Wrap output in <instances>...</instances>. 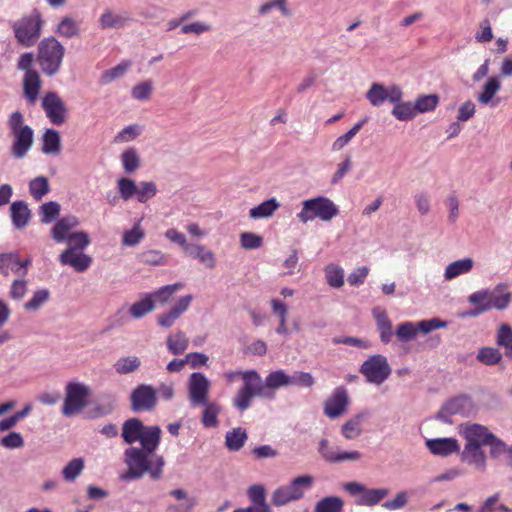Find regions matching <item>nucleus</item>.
<instances>
[{
    "mask_svg": "<svg viewBox=\"0 0 512 512\" xmlns=\"http://www.w3.org/2000/svg\"><path fill=\"white\" fill-rule=\"evenodd\" d=\"M289 385H292V380L284 370L271 372L264 383L256 370H246L244 385L234 395L232 405L240 412H244L251 406L254 397L274 399L276 389Z\"/></svg>",
    "mask_w": 512,
    "mask_h": 512,
    "instance_id": "f257e3e1",
    "label": "nucleus"
},
{
    "mask_svg": "<svg viewBox=\"0 0 512 512\" xmlns=\"http://www.w3.org/2000/svg\"><path fill=\"white\" fill-rule=\"evenodd\" d=\"M160 441L156 436L147 437L141 448L130 447L125 450L124 458L128 470L122 476L123 479H138L145 473H149L152 479L162 477L165 461L162 456L156 455Z\"/></svg>",
    "mask_w": 512,
    "mask_h": 512,
    "instance_id": "f03ea898",
    "label": "nucleus"
},
{
    "mask_svg": "<svg viewBox=\"0 0 512 512\" xmlns=\"http://www.w3.org/2000/svg\"><path fill=\"white\" fill-rule=\"evenodd\" d=\"M11 138L10 154L14 159H23L34 144V130L25 123L20 111L11 113L7 120Z\"/></svg>",
    "mask_w": 512,
    "mask_h": 512,
    "instance_id": "7ed1b4c3",
    "label": "nucleus"
},
{
    "mask_svg": "<svg viewBox=\"0 0 512 512\" xmlns=\"http://www.w3.org/2000/svg\"><path fill=\"white\" fill-rule=\"evenodd\" d=\"M65 54L63 45L53 36L44 38L38 46V62L42 71L48 75H55L61 67Z\"/></svg>",
    "mask_w": 512,
    "mask_h": 512,
    "instance_id": "20e7f679",
    "label": "nucleus"
},
{
    "mask_svg": "<svg viewBox=\"0 0 512 512\" xmlns=\"http://www.w3.org/2000/svg\"><path fill=\"white\" fill-rule=\"evenodd\" d=\"M43 23L42 15L37 9L15 21L12 29L18 43L25 47L35 45L41 35Z\"/></svg>",
    "mask_w": 512,
    "mask_h": 512,
    "instance_id": "39448f33",
    "label": "nucleus"
},
{
    "mask_svg": "<svg viewBox=\"0 0 512 512\" xmlns=\"http://www.w3.org/2000/svg\"><path fill=\"white\" fill-rule=\"evenodd\" d=\"M338 212V207L332 200L324 196H318L302 202V209L297 214V218L301 223H307L315 218L330 221Z\"/></svg>",
    "mask_w": 512,
    "mask_h": 512,
    "instance_id": "423d86ee",
    "label": "nucleus"
},
{
    "mask_svg": "<svg viewBox=\"0 0 512 512\" xmlns=\"http://www.w3.org/2000/svg\"><path fill=\"white\" fill-rule=\"evenodd\" d=\"M91 395L90 388L80 382H69L65 388V399L62 414L66 417L81 412L87 405Z\"/></svg>",
    "mask_w": 512,
    "mask_h": 512,
    "instance_id": "0eeeda50",
    "label": "nucleus"
},
{
    "mask_svg": "<svg viewBox=\"0 0 512 512\" xmlns=\"http://www.w3.org/2000/svg\"><path fill=\"white\" fill-rule=\"evenodd\" d=\"M313 477L302 475L294 478L288 485L277 488L271 498L274 506H284L291 501L299 500L304 495V490L312 486Z\"/></svg>",
    "mask_w": 512,
    "mask_h": 512,
    "instance_id": "6e6552de",
    "label": "nucleus"
},
{
    "mask_svg": "<svg viewBox=\"0 0 512 512\" xmlns=\"http://www.w3.org/2000/svg\"><path fill=\"white\" fill-rule=\"evenodd\" d=\"M117 188L124 201L136 197L138 202L146 203L157 194V186L154 182L142 181L137 185L133 179L126 177L117 180Z\"/></svg>",
    "mask_w": 512,
    "mask_h": 512,
    "instance_id": "1a4fd4ad",
    "label": "nucleus"
},
{
    "mask_svg": "<svg viewBox=\"0 0 512 512\" xmlns=\"http://www.w3.org/2000/svg\"><path fill=\"white\" fill-rule=\"evenodd\" d=\"M121 436L125 443L133 444L137 441L143 445L144 440L150 436L161 439V429L158 426H145L138 418H130L123 423Z\"/></svg>",
    "mask_w": 512,
    "mask_h": 512,
    "instance_id": "9d476101",
    "label": "nucleus"
},
{
    "mask_svg": "<svg viewBox=\"0 0 512 512\" xmlns=\"http://www.w3.org/2000/svg\"><path fill=\"white\" fill-rule=\"evenodd\" d=\"M360 373L366 378L367 382L380 385L390 376L391 368L385 356L376 354L362 363Z\"/></svg>",
    "mask_w": 512,
    "mask_h": 512,
    "instance_id": "9b49d317",
    "label": "nucleus"
},
{
    "mask_svg": "<svg viewBox=\"0 0 512 512\" xmlns=\"http://www.w3.org/2000/svg\"><path fill=\"white\" fill-rule=\"evenodd\" d=\"M129 399L132 411L150 412L158 403L157 389L150 384H139L132 390Z\"/></svg>",
    "mask_w": 512,
    "mask_h": 512,
    "instance_id": "f8f14e48",
    "label": "nucleus"
},
{
    "mask_svg": "<svg viewBox=\"0 0 512 512\" xmlns=\"http://www.w3.org/2000/svg\"><path fill=\"white\" fill-rule=\"evenodd\" d=\"M42 108L53 125L60 126L66 122L68 109L56 92L50 91L45 94L42 99Z\"/></svg>",
    "mask_w": 512,
    "mask_h": 512,
    "instance_id": "ddd939ff",
    "label": "nucleus"
},
{
    "mask_svg": "<svg viewBox=\"0 0 512 512\" xmlns=\"http://www.w3.org/2000/svg\"><path fill=\"white\" fill-rule=\"evenodd\" d=\"M319 453L322 458L331 464L341 463L344 461H357L361 458L359 451H342L338 448L331 447L327 439L319 442Z\"/></svg>",
    "mask_w": 512,
    "mask_h": 512,
    "instance_id": "4468645a",
    "label": "nucleus"
},
{
    "mask_svg": "<svg viewBox=\"0 0 512 512\" xmlns=\"http://www.w3.org/2000/svg\"><path fill=\"white\" fill-rule=\"evenodd\" d=\"M210 383L202 373L195 372L189 379V398L193 405L206 404Z\"/></svg>",
    "mask_w": 512,
    "mask_h": 512,
    "instance_id": "2eb2a0df",
    "label": "nucleus"
},
{
    "mask_svg": "<svg viewBox=\"0 0 512 512\" xmlns=\"http://www.w3.org/2000/svg\"><path fill=\"white\" fill-rule=\"evenodd\" d=\"M59 262L63 266H70L76 272H85L92 264L93 259L91 256L71 249H65L59 255Z\"/></svg>",
    "mask_w": 512,
    "mask_h": 512,
    "instance_id": "dca6fc26",
    "label": "nucleus"
},
{
    "mask_svg": "<svg viewBox=\"0 0 512 512\" xmlns=\"http://www.w3.org/2000/svg\"><path fill=\"white\" fill-rule=\"evenodd\" d=\"M193 300L192 295H185L178 299L175 305L165 313L158 315L157 323L164 328L171 327L175 321L188 310Z\"/></svg>",
    "mask_w": 512,
    "mask_h": 512,
    "instance_id": "f3484780",
    "label": "nucleus"
},
{
    "mask_svg": "<svg viewBox=\"0 0 512 512\" xmlns=\"http://www.w3.org/2000/svg\"><path fill=\"white\" fill-rule=\"evenodd\" d=\"M347 405V391L343 387H338L325 402L324 413L330 418H337L346 411Z\"/></svg>",
    "mask_w": 512,
    "mask_h": 512,
    "instance_id": "a211bd4d",
    "label": "nucleus"
},
{
    "mask_svg": "<svg viewBox=\"0 0 512 512\" xmlns=\"http://www.w3.org/2000/svg\"><path fill=\"white\" fill-rule=\"evenodd\" d=\"M462 434L466 440V443H472L480 446L486 445V443L490 438H492L493 435V433L490 432L486 426L476 423L464 426Z\"/></svg>",
    "mask_w": 512,
    "mask_h": 512,
    "instance_id": "6ab92c4d",
    "label": "nucleus"
},
{
    "mask_svg": "<svg viewBox=\"0 0 512 512\" xmlns=\"http://www.w3.org/2000/svg\"><path fill=\"white\" fill-rule=\"evenodd\" d=\"M79 225L76 216H65L59 219L51 229V236L57 243L64 242L71 234V230Z\"/></svg>",
    "mask_w": 512,
    "mask_h": 512,
    "instance_id": "aec40b11",
    "label": "nucleus"
},
{
    "mask_svg": "<svg viewBox=\"0 0 512 512\" xmlns=\"http://www.w3.org/2000/svg\"><path fill=\"white\" fill-rule=\"evenodd\" d=\"M41 88V80L36 71H27L23 78V93L27 102L34 105Z\"/></svg>",
    "mask_w": 512,
    "mask_h": 512,
    "instance_id": "412c9836",
    "label": "nucleus"
},
{
    "mask_svg": "<svg viewBox=\"0 0 512 512\" xmlns=\"http://www.w3.org/2000/svg\"><path fill=\"white\" fill-rule=\"evenodd\" d=\"M426 445L432 454L441 456L450 455L460 449L458 441L454 438L431 439Z\"/></svg>",
    "mask_w": 512,
    "mask_h": 512,
    "instance_id": "4be33fe9",
    "label": "nucleus"
},
{
    "mask_svg": "<svg viewBox=\"0 0 512 512\" xmlns=\"http://www.w3.org/2000/svg\"><path fill=\"white\" fill-rule=\"evenodd\" d=\"M10 214L13 225L18 229L26 227L31 218V211L28 208V204L22 200L15 201L11 204Z\"/></svg>",
    "mask_w": 512,
    "mask_h": 512,
    "instance_id": "5701e85b",
    "label": "nucleus"
},
{
    "mask_svg": "<svg viewBox=\"0 0 512 512\" xmlns=\"http://www.w3.org/2000/svg\"><path fill=\"white\" fill-rule=\"evenodd\" d=\"M481 447L480 445L466 443L462 452V459L468 464H472L476 468L484 470L486 466V455Z\"/></svg>",
    "mask_w": 512,
    "mask_h": 512,
    "instance_id": "b1692460",
    "label": "nucleus"
},
{
    "mask_svg": "<svg viewBox=\"0 0 512 512\" xmlns=\"http://www.w3.org/2000/svg\"><path fill=\"white\" fill-rule=\"evenodd\" d=\"M42 152L50 155H58L61 152V138L57 130L46 129L41 138Z\"/></svg>",
    "mask_w": 512,
    "mask_h": 512,
    "instance_id": "393cba45",
    "label": "nucleus"
},
{
    "mask_svg": "<svg viewBox=\"0 0 512 512\" xmlns=\"http://www.w3.org/2000/svg\"><path fill=\"white\" fill-rule=\"evenodd\" d=\"M55 33L67 39L79 37L81 33L80 24L73 17L64 16L59 21Z\"/></svg>",
    "mask_w": 512,
    "mask_h": 512,
    "instance_id": "a878e982",
    "label": "nucleus"
},
{
    "mask_svg": "<svg viewBox=\"0 0 512 512\" xmlns=\"http://www.w3.org/2000/svg\"><path fill=\"white\" fill-rule=\"evenodd\" d=\"M186 254L192 258L197 259L207 268H214L216 265L215 255L211 250L206 249L204 245L192 244Z\"/></svg>",
    "mask_w": 512,
    "mask_h": 512,
    "instance_id": "bb28decb",
    "label": "nucleus"
},
{
    "mask_svg": "<svg viewBox=\"0 0 512 512\" xmlns=\"http://www.w3.org/2000/svg\"><path fill=\"white\" fill-rule=\"evenodd\" d=\"M166 345L171 354L181 355L187 350L189 339L183 331L178 330L167 337Z\"/></svg>",
    "mask_w": 512,
    "mask_h": 512,
    "instance_id": "cd10ccee",
    "label": "nucleus"
},
{
    "mask_svg": "<svg viewBox=\"0 0 512 512\" xmlns=\"http://www.w3.org/2000/svg\"><path fill=\"white\" fill-rule=\"evenodd\" d=\"M373 316L376 320L377 328L380 332L381 341L388 343L392 337V324L386 311L379 308L373 310Z\"/></svg>",
    "mask_w": 512,
    "mask_h": 512,
    "instance_id": "c85d7f7f",
    "label": "nucleus"
},
{
    "mask_svg": "<svg viewBox=\"0 0 512 512\" xmlns=\"http://www.w3.org/2000/svg\"><path fill=\"white\" fill-rule=\"evenodd\" d=\"M471 408V400L467 396H459L448 401L439 412V416L443 413L449 415L464 414Z\"/></svg>",
    "mask_w": 512,
    "mask_h": 512,
    "instance_id": "c756f323",
    "label": "nucleus"
},
{
    "mask_svg": "<svg viewBox=\"0 0 512 512\" xmlns=\"http://www.w3.org/2000/svg\"><path fill=\"white\" fill-rule=\"evenodd\" d=\"M247 438L245 429L233 428L225 435V445L229 451H239L245 445Z\"/></svg>",
    "mask_w": 512,
    "mask_h": 512,
    "instance_id": "7c9ffc66",
    "label": "nucleus"
},
{
    "mask_svg": "<svg viewBox=\"0 0 512 512\" xmlns=\"http://www.w3.org/2000/svg\"><path fill=\"white\" fill-rule=\"evenodd\" d=\"M280 207V203L276 198H270L253 207L249 211V216L253 219H262L271 217Z\"/></svg>",
    "mask_w": 512,
    "mask_h": 512,
    "instance_id": "2f4dec72",
    "label": "nucleus"
},
{
    "mask_svg": "<svg viewBox=\"0 0 512 512\" xmlns=\"http://www.w3.org/2000/svg\"><path fill=\"white\" fill-rule=\"evenodd\" d=\"M473 260L471 258H463L450 263L444 273L446 280H452L459 275L466 274L473 268Z\"/></svg>",
    "mask_w": 512,
    "mask_h": 512,
    "instance_id": "473e14b6",
    "label": "nucleus"
},
{
    "mask_svg": "<svg viewBox=\"0 0 512 512\" xmlns=\"http://www.w3.org/2000/svg\"><path fill=\"white\" fill-rule=\"evenodd\" d=\"M469 302L475 305V308L469 312L471 316H478L491 310L488 291H477L469 296Z\"/></svg>",
    "mask_w": 512,
    "mask_h": 512,
    "instance_id": "72a5a7b5",
    "label": "nucleus"
},
{
    "mask_svg": "<svg viewBox=\"0 0 512 512\" xmlns=\"http://www.w3.org/2000/svg\"><path fill=\"white\" fill-rule=\"evenodd\" d=\"M389 494L386 488L368 489L365 487L363 494L357 500L358 505L374 506L383 500Z\"/></svg>",
    "mask_w": 512,
    "mask_h": 512,
    "instance_id": "f704fd0d",
    "label": "nucleus"
},
{
    "mask_svg": "<svg viewBox=\"0 0 512 512\" xmlns=\"http://www.w3.org/2000/svg\"><path fill=\"white\" fill-rule=\"evenodd\" d=\"M365 417V413H359L346 421L342 426L343 436L348 440L357 438L362 432L361 424Z\"/></svg>",
    "mask_w": 512,
    "mask_h": 512,
    "instance_id": "c9c22d12",
    "label": "nucleus"
},
{
    "mask_svg": "<svg viewBox=\"0 0 512 512\" xmlns=\"http://www.w3.org/2000/svg\"><path fill=\"white\" fill-rule=\"evenodd\" d=\"M137 259L140 263L150 266H163L168 262L167 256L162 251L156 249L141 252Z\"/></svg>",
    "mask_w": 512,
    "mask_h": 512,
    "instance_id": "e433bc0d",
    "label": "nucleus"
},
{
    "mask_svg": "<svg viewBox=\"0 0 512 512\" xmlns=\"http://www.w3.org/2000/svg\"><path fill=\"white\" fill-rule=\"evenodd\" d=\"M141 366V360L137 356H127L119 358L113 365L116 373L120 375L130 374L138 370Z\"/></svg>",
    "mask_w": 512,
    "mask_h": 512,
    "instance_id": "4c0bfd02",
    "label": "nucleus"
},
{
    "mask_svg": "<svg viewBox=\"0 0 512 512\" xmlns=\"http://www.w3.org/2000/svg\"><path fill=\"white\" fill-rule=\"evenodd\" d=\"M183 287V283L177 282L170 285L160 287L158 290L150 293V297L154 302H158L162 305L167 304L172 296Z\"/></svg>",
    "mask_w": 512,
    "mask_h": 512,
    "instance_id": "58836bf2",
    "label": "nucleus"
},
{
    "mask_svg": "<svg viewBox=\"0 0 512 512\" xmlns=\"http://www.w3.org/2000/svg\"><path fill=\"white\" fill-rule=\"evenodd\" d=\"M500 88V80L495 76L490 77L483 86L482 92L478 95V101L483 105H487L492 101L494 95L500 90Z\"/></svg>",
    "mask_w": 512,
    "mask_h": 512,
    "instance_id": "ea45409f",
    "label": "nucleus"
},
{
    "mask_svg": "<svg viewBox=\"0 0 512 512\" xmlns=\"http://www.w3.org/2000/svg\"><path fill=\"white\" fill-rule=\"evenodd\" d=\"M9 271L20 273L19 258L17 253L0 254V273L7 276Z\"/></svg>",
    "mask_w": 512,
    "mask_h": 512,
    "instance_id": "a19ab883",
    "label": "nucleus"
},
{
    "mask_svg": "<svg viewBox=\"0 0 512 512\" xmlns=\"http://www.w3.org/2000/svg\"><path fill=\"white\" fill-rule=\"evenodd\" d=\"M50 191L49 181L44 176H39L29 182L31 196L39 201Z\"/></svg>",
    "mask_w": 512,
    "mask_h": 512,
    "instance_id": "79ce46f5",
    "label": "nucleus"
},
{
    "mask_svg": "<svg viewBox=\"0 0 512 512\" xmlns=\"http://www.w3.org/2000/svg\"><path fill=\"white\" fill-rule=\"evenodd\" d=\"M343 500L338 496H329L316 503L315 512H341Z\"/></svg>",
    "mask_w": 512,
    "mask_h": 512,
    "instance_id": "37998d69",
    "label": "nucleus"
},
{
    "mask_svg": "<svg viewBox=\"0 0 512 512\" xmlns=\"http://www.w3.org/2000/svg\"><path fill=\"white\" fill-rule=\"evenodd\" d=\"M65 241L68 244L66 249L78 252H82L91 242L88 233L84 231L72 232Z\"/></svg>",
    "mask_w": 512,
    "mask_h": 512,
    "instance_id": "c03bdc74",
    "label": "nucleus"
},
{
    "mask_svg": "<svg viewBox=\"0 0 512 512\" xmlns=\"http://www.w3.org/2000/svg\"><path fill=\"white\" fill-rule=\"evenodd\" d=\"M127 18L118 14H114L110 10H106L99 18V24L102 29L120 28L125 25Z\"/></svg>",
    "mask_w": 512,
    "mask_h": 512,
    "instance_id": "a18cd8bd",
    "label": "nucleus"
},
{
    "mask_svg": "<svg viewBox=\"0 0 512 512\" xmlns=\"http://www.w3.org/2000/svg\"><path fill=\"white\" fill-rule=\"evenodd\" d=\"M154 308H155L154 301L151 299L150 295L147 294L143 299L135 302L130 307L129 312L132 317L138 319V318L145 316L149 312L153 311Z\"/></svg>",
    "mask_w": 512,
    "mask_h": 512,
    "instance_id": "49530a36",
    "label": "nucleus"
},
{
    "mask_svg": "<svg viewBox=\"0 0 512 512\" xmlns=\"http://www.w3.org/2000/svg\"><path fill=\"white\" fill-rule=\"evenodd\" d=\"M121 162L126 173H134L140 167V158L133 148L125 150L121 154Z\"/></svg>",
    "mask_w": 512,
    "mask_h": 512,
    "instance_id": "de8ad7c7",
    "label": "nucleus"
},
{
    "mask_svg": "<svg viewBox=\"0 0 512 512\" xmlns=\"http://www.w3.org/2000/svg\"><path fill=\"white\" fill-rule=\"evenodd\" d=\"M496 343L506 349V356L512 357V328L508 324L499 327Z\"/></svg>",
    "mask_w": 512,
    "mask_h": 512,
    "instance_id": "09e8293b",
    "label": "nucleus"
},
{
    "mask_svg": "<svg viewBox=\"0 0 512 512\" xmlns=\"http://www.w3.org/2000/svg\"><path fill=\"white\" fill-rule=\"evenodd\" d=\"M366 98L372 106H380L387 101L386 87L379 83H373L366 92Z\"/></svg>",
    "mask_w": 512,
    "mask_h": 512,
    "instance_id": "8fccbe9b",
    "label": "nucleus"
},
{
    "mask_svg": "<svg viewBox=\"0 0 512 512\" xmlns=\"http://www.w3.org/2000/svg\"><path fill=\"white\" fill-rule=\"evenodd\" d=\"M366 120H361L354 124V126L345 134L339 136L332 144V151H340L342 150L352 139L353 137L361 130Z\"/></svg>",
    "mask_w": 512,
    "mask_h": 512,
    "instance_id": "3c124183",
    "label": "nucleus"
},
{
    "mask_svg": "<svg viewBox=\"0 0 512 512\" xmlns=\"http://www.w3.org/2000/svg\"><path fill=\"white\" fill-rule=\"evenodd\" d=\"M85 465L82 458H74L62 470V476L66 481H74L83 471Z\"/></svg>",
    "mask_w": 512,
    "mask_h": 512,
    "instance_id": "603ef678",
    "label": "nucleus"
},
{
    "mask_svg": "<svg viewBox=\"0 0 512 512\" xmlns=\"http://www.w3.org/2000/svg\"><path fill=\"white\" fill-rule=\"evenodd\" d=\"M130 65H131L130 61H124L111 69L105 70L101 74L99 82L101 84L105 85V84L112 82L113 80H115L117 78L122 77L124 75V73L126 72V70L130 67Z\"/></svg>",
    "mask_w": 512,
    "mask_h": 512,
    "instance_id": "864d4df0",
    "label": "nucleus"
},
{
    "mask_svg": "<svg viewBox=\"0 0 512 512\" xmlns=\"http://www.w3.org/2000/svg\"><path fill=\"white\" fill-rule=\"evenodd\" d=\"M325 276L327 283L334 288H340L344 284L343 269L337 265H328L325 268Z\"/></svg>",
    "mask_w": 512,
    "mask_h": 512,
    "instance_id": "5fc2aeb1",
    "label": "nucleus"
},
{
    "mask_svg": "<svg viewBox=\"0 0 512 512\" xmlns=\"http://www.w3.org/2000/svg\"><path fill=\"white\" fill-rule=\"evenodd\" d=\"M439 103V97L436 94L419 96L415 101V109L418 113L433 111Z\"/></svg>",
    "mask_w": 512,
    "mask_h": 512,
    "instance_id": "6e6d98bb",
    "label": "nucleus"
},
{
    "mask_svg": "<svg viewBox=\"0 0 512 512\" xmlns=\"http://www.w3.org/2000/svg\"><path fill=\"white\" fill-rule=\"evenodd\" d=\"M416 113L415 106L411 102H399L392 109V115L400 121L410 120L415 117Z\"/></svg>",
    "mask_w": 512,
    "mask_h": 512,
    "instance_id": "4d7b16f0",
    "label": "nucleus"
},
{
    "mask_svg": "<svg viewBox=\"0 0 512 512\" xmlns=\"http://www.w3.org/2000/svg\"><path fill=\"white\" fill-rule=\"evenodd\" d=\"M491 309L496 308L502 310L506 308L510 302L511 294L500 289H495L491 292L488 291Z\"/></svg>",
    "mask_w": 512,
    "mask_h": 512,
    "instance_id": "13d9d810",
    "label": "nucleus"
},
{
    "mask_svg": "<svg viewBox=\"0 0 512 512\" xmlns=\"http://www.w3.org/2000/svg\"><path fill=\"white\" fill-rule=\"evenodd\" d=\"M205 409L202 414V423L205 427H215L218 425V414L220 407L215 403L204 404Z\"/></svg>",
    "mask_w": 512,
    "mask_h": 512,
    "instance_id": "bf43d9fd",
    "label": "nucleus"
},
{
    "mask_svg": "<svg viewBox=\"0 0 512 512\" xmlns=\"http://www.w3.org/2000/svg\"><path fill=\"white\" fill-rule=\"evenodd\" d=\"M60 214V205L55 201L44 203L40 206V215L42 223H50Z\"/></svg>",
    "mask_w": 512,
    "mask_h": 512,
    "instance_id": "052dcab7",
    "label": "nucleus"
},
{
    "mask_svg": "<svg viewBox=\"0 0 512 512\" xmlns=\"http://www.w3.org/2000/svg\"><path fill=\"white\" fill-rule=\"evenodd\" d=\"M477 359L486 365H494L501 361L502 355L498 349L485 347L480 349Z\"/></svg>",
    "mask_w": 512,
    "mask_h": 512,
    "instance_id": "680f3d73",
    "label": "nucleus"
},
{
    "mask_svg": "<svg viewBox=\"0 0 512 512\" xmlns=\"http://www.w3.org/2000/svg\"><path fill=\"white\" fill-rule=\"evenodd\" d=\"M395 334L400 341H410L417 336L418 328L413 322H404L397 327Z\"/></svg>",
    "mask_w": 512,
    "mask_h": 512,
    "instance_id": "e2e57ef3",
    "label": "nucleus"
},
{
    "mask_svg": "<svg viewBox=\"0 0 512 512\" xmlns=\"http://www.w3.org/2000/svg\"><path fill=\"white\" fill-rule=\"evenodd\" d=\"M144 237L145 233L143 229L139 224H136L131 230L124 232L122 244L125 246H136Z\"/></svg>",
    "mask_w": 512,
    "mask_h": 512,
    "instance_id": "0e129e2a",
    "label": "nucleus"
},
{
    "mask_svg": "<svg viewBox=\"0 0 512 512\" xmlns=\"http://www.w3.org/2000/svg\"><path fill=\"white\" fill-rule=\"evenodd\" d=\"M50 293L47 289L36 291L32 298L24 304V308L28 311L38 310L48 299Z\"/></svg>",
    "mask_w": 512,
    "mask_h": 512,
    "instance_id": "69168bd1",
    "label": "nucleus"
},
{
    "mask_svg": "<svg viewBox=\"0 0 512 512\" xmlns=\"http://www.w3.org/2000/svg\"><path fill=\"white\" fill-rule=\"evenodd\" d=\"M240 244L246 250L258 249L263 245V237L252 232H243L240 235Z\"/></svg>",
    "mask_w": 512,
    "mask_h": 512,
    "instance_id": "338daca9",
    "label": "nucleus"
},
{
    "mask_svg": "<svg viewBox=\"0 0 512 512\" xmlns=\"http://www.w3.org/2000/svg\"><path fill=\"white\" fill-rule=\"evenodd\" d=\"M274 8H278L285 16L290 15V10L287 7V0H270L262 4L259 7L258 12L260 15H266Z\"/></svg>",
    "mask_w": 512,
    "mask_h": 512,
    "instance_id": "774afa93",
    "label": "nucleus"
}]
</instances>
